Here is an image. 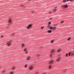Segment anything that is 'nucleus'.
I'll return each instance as SVG.
<instances>
[{
  "mask_svg": "<svg viewBox=\"0 0 74 74\" xmlns=\"http://www.w3.org/2000/svg\"><path fill=\"white\" fill-rule=\"evenodd\" d=\"M70 53H71V56H73L74 55V51H73L72 52H70Z\"/></svg>",
  "mask_w": 74,
  "mask_h": 74,
  "instance_id": "5",
  "label": "nucleus"
},
{
  "mask_svg": "<svg viewBox=\"0 0 74 74\" xmlns=\"http://www.w3.org/2000/svg\"><path fill=\"white\" fill-rule=\"evenodd\" d=\"M9 22H10V23L11 22V20H10L9 21Z\"/></svg>",
  "mask_w": 74,
  "mask_h": 74,
  "instance_id": "25",
  "label": "nucleus"
},
{
  "mask_svg": "<svg viewBox=\"0 0 74 74\" xmlns=\"http://www.w3.org/2000/svg\"><path fill=\"white\" fill-rule=\"evenodd\" d=\"M53 63V60H51L49 61V64H52Z\"/></svg>",
  "mask_w": 74,
  "mask_h": 74,
  "instance_id": "3",
  "label": "nucleus"
},
{
  "mask_svg": "<svg viewBox=\"0 0 74 74\" xmlns=\"http://www.w3.org/2000/svg\"><path fill=\"white\" fill-rule=\"evenodd\" d=\"M32 26V24L29 25L27 27V29H30V27H31Z\"/></svg>",
  "mask_w": 74,
  "mask_h": 74,
  "instance_id": "2",
  "label": "nucleus"
},
{
  "mask_svg": "<svg viewBox=\"0 0 74 74\" xmlns=\"http://www.w3.org/2000/svg\"><path fill=\"white\" fill-rule=\"evenodd\" d=\"M63 22H64V21H63V20L61 21V23H63Z\"/></svg>",
  "mask_w": 74,
  "mask_h": 74,
  "instance_id": "17",
  "label": "nucleus"
},
{
  "mask_svg": "<svg viewBox=\"0 0 74 74\" xmlns=\"http://www.w3.org/2000/svg\"><path fill=\"white\" fill-rule=\"evenodd\" d=\"M1 37H3V36L2 35V36H1Z\"/></svg>",
  "mask_w": 74,
  "mask_h": 74,
  "instance_id": "32",
  "label": "nucleus"
},
{
  "mask_svg": "<svg viewBox=\"0 0 74 74\" xmlns=\"http://www.w3.org/2000/svg\"><path fill=\"white\" fill-rule=\"evenodd\" d=\"M47 32L49 33H51V32H52V31H51V30H49Z\"/></svg>",
  "mask_w": 74,
  "mask_h": 74,
  "instance_id": "8",
  "label": "nucleus"
},
{
  "mask_svg": "<svg viewBox=\"0 0 74 74\" xmlns=\"http://www.w3.org/2000/svg\"><path fill=\"white\" fill-rule=\"evenodd\" d=\"M7 44L8 45V46L9 47L11 45V42H8L7 43Z\"/></svg>",
  "mask_w": 74,
  "mask_h": 74,
  "instance_id": "4",
  "label": "nucleus"
},
{
  "mask_svg": "<svg viewBox=\"0 0 74 74\" xmlns=\"http://www.w3.org/2000/svg\"><path fill=\"white\" fill-rule=\"evenodd\" d=\"M30 59V57H27V59L28 60H29Z\"/></svg>",
  "mask_w": 74,
  "mask_h": 74,
  "instance_id": "10",
  "label": "nucleus"
},
{
  "mask_svg": "<svg viewBox=\"0 0 74 74\" xmlns=\"http://www.w3.org/2000/svg\"><path fill=\"white\" fill-rule=\"evenodd\" d=\"M49 69H51V66H49Z\"/></svg>",
  "mask_w": 74,
  "mask_h": 74,
  "instance_id": "24",
  "label": "nucleus"
},
{
  "mask_svg": "<svg viewBox=\"0 0 74 74\" xmlns=\"http://www.w3.org/2000/svg\"><path fill=\"white\" fill-rule=\"evenodd\" d=\"M49 28L51 29V30H52V29H53V27H49Z\"/></svg>",
  "mask_w": 74,
  "mask_h": 74,
  "instance_id": "12",
  "label": "nucleus"
},
{
  "mask_svg": "<svg viewBox=\"0 0 74 74\" xmlns=\"http://www.w3.org/2000/svg\"><path fill=\"white\" fill-rule=\"evenodd\" d=\"M60 51H61V49H58V52H60Z\"/></svg>",
  "mask_w": 74,
  "mask_h": 74,
  "instance_id": "14",
  "label": "nucleus"
},
{
  "mask_svg": "<svg viewBox=\"0 0 74 74\" xmlns=\"http://www.w3.org/2000/svg\"><path fill=\"white\" fill-rule=\"evenodd\" d=\"M27 52H28L27 51L25 53H27Z\"/></svg>",
  "mask_w": 74,
  "mask_h": 74,
  "instance_id": "29",
  "label": "nucleus"
},
{
  "mask_svg": "<svg viewBox=\"0 0 74 74\" xmlns=\"http://www.w3.org/2000/svg\"><path fill=\"white\" fill-rule=\"evenodd\" d=\"M51 13H52V12H50L49 13V14H51Z\"/></svg>",
  "mask_w": 74,
  "mask_h": 74,
  "instance_id": "31",
  "label": "nucleus"
},
{
  "mask_svg": "<svg viewBox=\"0 0 74 74\" xmlns=\"http://www.w3.org/2000/svg\"><path fill=\"white\" fill-rule=\"evenodd\" d=\"M53 11H54V12H55L56 11V8H54L53 9Z\"/></svg>",
  "mask_w": 74,
  "mask_h": 74,
  "instance_id": "13",
  "label": "nucleus"
},
{
  "mask_svg": "<svg viewBox=\"0 0 74 74\" xmlns=\"http://www.w3.org/2000/svg\"><path fill=\"white\" fill-rule=\"evenodd\" d=\"M66 0H64L63 1L64 3H66Z\"/></svg>",
  "mask_w": 74,
  "mask_h": 74,
  "instance_id": "16",
  "label": "nucleus"
},
{
  "mask_svg": "<svg viewBox=\"0 0 74 74\" xmlns=\"http://www.w3.org/2000/svg\"><path fill=\"white\" fill-rule=\"evenodd\" d=\"M51 22H49V24H51Z\"/></svg>",
  "mask_w": 74,
  "mask_h": 74,
  "instance_id": "30",
  "label": "nucleus"
},
{
  "mask_svg": "<svg viewBox=\"0 0 74 74\" xmlns=\"http://www.w3.org/2000/svg\"><path fill=\"white\" fill-rule=\"evenodd\" d=\"M68 55H69V56H70L71 55V53L70 52H69V54H68Z\"/></svg>",
  "mask_w": 74,
  "mask_h": 74,
  "instance_id": "18",
  "label": "nucleus"
},
{
  "mask_svg": "<svg viewBox=\"0 0 74 74\" xmlns=\"http://www.w3.org/2000/svg\"><path fill=\"white\" fill-rule=\"evenodd\" d=\"M60 58H59L57 59V61H59V60H60Z\"/></svg>",
  "mask_w": 74,
  "mask_h": 74,
  "instance_id": "11",
  "label": "nucleus"
},
{
  "mask_svg": "<svg viewBox=\"0 0 74 74\" xmlns=\"http://www.w3.org/2000/svg\"><path fill=\"white\" fill-rule=\"evenodd\" d=\"M71 38H68V41H70V40Z\"/></svg>",
  "mask_w": 74,
  "mask_h": 74,
  "instance_id": "20",
  "label": "nucleus"
},
{
  "mask_svg": "<svg viewBox=\"0 0 74 74\" xmlns=\"http://www.w3.org/2000/svg\"><path fill=\"white\" fill-rule=\"evenodd\" d=\"M44 26H43L41 27V29H44Z\"/></svg>",
  "mask_w": 74,
  "mask_h": 74,
  "instance_id": "19",
  "label": "nucleus"
},
{
  "mask_svg": "<svg viewBox=\"0 0 74 74\" xmlns=\"http://www.w3.org/2000/svg\"><path fill=\"white\" fill-rule=\"evenodd\" d=\"M67 1H69V0H67Z\"/></svg>",
  "mask_w": 74,
  "mask_h": 74,
  "instance_id": "33",
  "label": "nucleus"
},
{
  "mask_svg": "<svg viewBox=\"0 0 74 74\" xmlns=\"http://www.w3.org/2000/svg\"><path fill=\"white\" fill-rule=\"evenodd\" d=\"M69 1H74V0H69Z\"/></svg>",
  "mask_w": 74,
  "mask_h": 74,
  "instance_id": "27",
  "label": "nucleus"
},
{
  "mask_svg": "<svg viewBox=\"0 0 74 74\" xmlns=\"http://www.w3.org/2000/svg\"><path fill=\"white\" fill-rule=\"evenodd\" d=\"M25 44H21V47H22V48H23V47H25Z\"/></svg>",
  "mask_w": 74,
  "mask_h": 74,
  "instance_id": "6",
  "label": "nucleus"
},
{
  "mask_svg": "<svg viewBox=\"0 0 74 74\" xmlns=\"http://www.w3.org/2000/svg\"><path fill=\"white\" fill-rule=\"evenodd\" d=\"M53 42H54V41H53V40H52L51 41V44H52V43H53Z\"/></svg>",
  "mask_w": 74,
  "mask_h": 74,
  "instance_id": "15",
  "label": "nucleus"
},
{
  "mask_svg": "<svg viewBox=\"0 0 74 74\" xmlns=\"http://www.w3.org/2000/svg\"><path fill=\"white\" fill-rule=\"evenodd\" d=\"M55 49H53L51 51V54H50L51 56V55H53V53L55 52Z\"/></svg>",
  "mask_w": 74,
  "mask_h": 74,
  "instance_id": "1",
  "label": "nucleus"
},
{
  "mask_svg": "<svg viewBox=\"0 0 74 74\" xmlns=\"http://www.w3.org/2000/svg\"><path fill=\"white\" fill-rule=\"evenodd\" d=\"M67 7H68V5H63V7L64 8H67Z\"/></svg>",
  "mask_w": 74,
  "mask_h": 74,
  "instance_id": "7",
  "label": "nucleus"
},
{
  "mask_svg": "<svg viewBox=\"0 0 74 74\" xmlns=\"http://www.w3.org/2000/svg\"><path fill=\"white\" fill-rule=\"evenodd\" d=\"M68 54H69V53H66V56H68V55H68Z\"/></svg>",
  "mask_w": 74,
  "mask_h": 74,
  "instance_id": "23",
  "label": "nucleus"
},
{
  "mask_svg": "<svg viewBox=\"0 0 74 74\" xmlns=\"http://www.w3.org/2000/svg\"><path fill=\"white\" fill-rule=\"evenodd\" d=\"M25 68H26V67H27V65H25Z\"/></svg>",
  "mask_w": 74,
  "mask_h": 74,
  "instance_id": "22",
  "label": "nucleus"
},
{
  "mask_svg": "<svg viewBox=\"0 0 74 74\" xmlns=\"http://www.w3.org/2000/svg\"><path fill=\"white\" fill-rule=\"evenodd\" d=\"M33 69V66H30L29 67V70H32Z\"/></svg>",
  "mask_w": 74,
  "mask_h": 74,
  "instance_id": "9",
  "label": "nucleus"
},
{
  "mask_svg": "<svg viewBox=\"0 0 74 74\" xmlns=\"http://www.w3.org/2000/svg\"><path fill=\"white\" fill-rule=\"evenodd\" d=\"M10 74H13V72H11V73H10Z\"/></svg>",
  "mask_w": 74,
  "mask_h": 74,
  "instance_id": "28",
  "label": "nucleus"
},
{
  "mask_svg": "<svg viewBox=\"0 0 74 74\" xmlns=\"http://www.w3.org/2000/svg\"><path fill=\"white\" fill-rule=\"evenodd\" d=\"M56 29V27H53V29Z\"/></svg>",
  "mask_w": 74,
  "mask_h": 74,
  "instance_id": "26",
  "label": "nucleus"
},
{
  "mask_svg": "<svg viewBox=\"0 0 74 74\" xmlns=\"http://www.w3.org/2000/svg\"><path fill=\"white\" fill-rule=\"evenodd\" d=\"M26 49H27L25 48L24 50V51H26Z\"/></svg>",
  "mask_w": 74,
  "mask_h": 74,
  "instance_id": "21",
  "label": "nucleus"
}]
</instances>
